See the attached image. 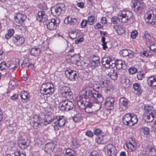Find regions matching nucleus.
Listing matches in <instances>:
<instances>
[{
  "label": "nucleus",
  "instance_id": "f257e3e1",
  "mask_svg": "<svg viewBox=\"0 0 156 156\" xmlns=\"http://www.w3.org/2000/svg\"><path fill=\"white\" fill-rule=\"evenodd\" d=\"M77 101V104L80 108L83 109L85 108L87 103L89 102L85 100L88 98L91 100H95V102L98 104L101 103L103 101V98L101 94L94 90H89L87 91L83 90Z\"/></svg>",
  "mask_w": 156,
  "mask_h": 156
},
{
  "label": "nucleus",
  "instance_id": "f03ea898",
  "mask_svg": "<svg viewBox=\"0 0 156 156\" xmlns=\"http://www.w3.org/2000/svg\"><path fill=\"white\" fill-rule=\"evenodd\" d=\"M122 121L126 125L131 126L137 122L138 119L136 115L127 113L123 116Z\"/></svg>",
  "mask_w": 156,
  "mask_h": 156
},
{
  "label": "nucleus",
  "instance_id": "7ed1b4c3",
  "mask_svg": "<svg viewBox=\"0 0 156 156\" xmlns=\"http://www.w3.org/2000/svg\"><path fill=\"white\" fill-rule=\"evenodd\" d=\"M132 16V13L130 11L128 10H122L119 13L118 19L119 22L125 23L130 20Z\"/></svg>",
  "mask_w": 156,
  "mask_h": 156
},
{
  "label": "nucleus",
  "instance_id": "20e7f679",
  "mask_svg": "<svg viewBox=\"0 0 156 156\" xmlns=\"http://www.w3.org/2000/svg\"><path fill=\"white\" fill-rule=\"evenodd\" d=\"M144 114L147 121L151 122L154 119V110L152 106L145 105L144 106Z\"/></svg>",
  "mask_w": 156,
  "mask_h": 156
},
{
  "label": "nucleus",
  "instance_id": "39448f33",
  "mask_svg": "<svg viewBox=\"0 0 156 156\" xmlns=\"http://www.w3.org/2000/svg\"><path fill=\"white\" fill-rule=\"evenodd\" d=\"M65 10V7L64 4L60 3L52 8L51 9V12L53 16H58L61 13L64 12Z\"/></svg>",
  "mask_w": 156,
  "mask_h": 156
},
{
  "label": "nucleus",
  "instance_id": "423d86ee",
  "mask_svg": "<svg viewBox=\"0 0 156 156\" xmlns=\"http://www.w3.org/2000/svg\"><path fill=\"white\" fill-rule=\"evenodd\" d=\"M41 90L43 91L44 94L51 95L54 91V86L49 83L44 84L41 86Z\"/></svg>",
  "mask_w": 156,
  "mask_h": 156
},
{
  "label": "nucleus",
  "instance_id": "0eeeda50",
  "mask_svg": "<svg viewBox=\"0 0 156 156\" xmlns=\"http://www.w3.org/2000/svg\"><path fill=\"white\" fill-rule=\"evenodd\" d=\"M59 106L62 111H69L72 110L74 107L73 103L69 101H65L60 102Z\"/></svg>",
  "mask_w": 156,
  "mask_h": 156
},
{
  "label": "nucleus",
  "instance_id": "6e6552de",
  "mask_svg": "<svg viewBox=\"0 0 156 156\" xmlns=\"http://www.w3.org/2000/svg\"><path fill=\"white\" fill-rule=\"evenodd\" d=\"M155 11L151 10L147 13V16L146 21L149 24L154 25L156 23V14Z\"/></svg>",
  "mask_w": 156,
  "mask_h": 156
},
{
  "label": "nucleus",
  "instance_id": "1a4fd4ad",
  "mask_svg": "<svg viewBox=\"0 0 156 156\" xmlns=\"http://www.w3.org/2000/svg\"><path fill=\"white\" fill-rule=\"evenodd\" d=\"M132 3V9L136 12L140 11L144 8V3L142 1L133 0Z\"/></svg>",
  "mask_w": 156,
  "mask_h": 156
},
{
  "label": "nucleus",
  "instance_id": "9d476101",
  "mask_svg": "<svg viewBox=\"0 0 156 156\" xmlns=\"http://www.w3.org/2000/svg\"><path fill=\"white\" fill-rule=\"evenodd\" d=\"M116 61L110 58L104 57L102 59L101 63L106 68L111 69L115 67Z\"/></svg>",
  "mask_w": 156,
  "mask_h": 156
},
{
  "label": "nucleus",
  "instance_id": "9b49d317",
  "mask_svg": "<svg viewBox=\"0 0 156 156\" xmlns=\"http://www.w3.org/2000/svg\"><path fill=\"white\" fill-rule=\"evenodd\" d=\"M60 91L62 96L67 99H70L72 98V93L68 87L64 86L62 87Z\"/></svg>",
  "mask_w": 156,
  "mask_h": 156
},
{
  "label": "nucleus",
  "instance_id": "f8f14e48",
  "mask_svg": "<svg viewBox=\"0 0 156 156\" xmlns=\"http://www.w3.org/2000/svg\"><path fill=\"white\" fill-rule=\"evenodd\" d=\"M20 65V60L17 58H15L12 60L8 62L7 66L9 68V72H12L18 67Z\"/></svg>",
  "mask_w": 156,
  "mask_h": 156
},
{
  "label": "nucleus",
  "instance_id": "ddd939ff",
  "mask_svg": "<svg viewBox=\"0 0 156 156\" xmlns=\"http://www.w3.org/2000/svg\"><path fill=\"white\" fill-rule=\"evenodd\" d=\"M54 124L58 125L60 127L65 125L66 122L65 117L64 116L58 115L56 116L52 121Z\"/></svg>",
  "mask_w": 156,
  "mask_h": 156
},
{
  "label": "nucleus",
  "instance_id": "4468645a",
  "mask_svg": "<svg viewBox=\"0 0 156 156\" xmlns=\"http://www.w3.org/2000/svg\"><path fill=\"white\" fill-rule=\"evenodd\" d=\"M60 22V19L58 18L51 19L47 23V27L50 30H53L56 29Z\"/></svg>",
  "mask_w": 156,
  "mask_h": 156
},
{
  "label": "nucleus",
  "instance_id": "2eb2a0df",
  "mask_svg": "<svg viewBox=\"0 0 156 156\" xmlns=\"http://www.w3.org/2000/svg\"><path fill=\"white\" fill-rule=\"evenodd\" d=\"M126 146L130 152L135 151L137 146L136 143L133 138H130L126 144Z\"/></svg>",
  "mask_w": 156,
  "mask_h": 156
},
{
  "label": "nucleus",
  "instance_id": "dca6fc26",
  "mask_svg": "<svg viewBox=\"0 0 156 156\" xmlns=\"http://www.w3.org/2000/svg\"><path fill=\"white\" fill-rule=\"evenodd\" d=\"M43 123L41 121V118H40L38 115H35L34 116L32 119V121L30 122V124L33 125L34 129H37L39 128Z\"/></svg>",
  "mask_w": 156,
  "mask_h": 156
},
{
  "label": "nucleus",
  "instance_id": "f3484780",
  "mask_svg": "<svg viewBox=\"0 0 156 156\" xmlns=\"http://www.w3.org/2000/svg\"><path fill=\"white\" fill-rule=\"evenodd\" d=\"M128 100L125 98H120L119 101V109L120 111L126 110L128 107Z\"/></svg>",
  "mask_w": 156,
  "mask_h": 156
},
{
  "label": "nucleus",
  "instance_id": "a211bd4d",
  "mask_svg": "<svg viewBox=\"0 0 156 156\" xmlns=\"http://www.w3.org/2000/svg\"><path fill=\"white\" fill-rule=\"evenodd\" d=\"M115 99L112 97H109L106 99L105 106L108 110H112L113 109L114 106Z\"/></svg>",
  "mask_w": 156,
  "mask_h": 156
},
{
  "label": "nucleus",
  "instance_id": "6ab92c4d",
  "mask_svg": "<svg viewBox=\"0 0 156 156\" xmlns=\"http://www.w3.org/2000/svg\"><path fill=\"white\" fill-rule=\"evenodd\" d=\"M107 153L109 156H116L117 150L115 147L112 144H108L107 146Z\"/></svg>",
  "mask_w": 156,
  "mask_h": 156
},
{
  "label": "nucleus",
  "instance_id": "aec40b11",
  "mask_svg": "<svg viewBox=\"0 0 156 156\" xmlns=\"http://www.w3.org/2000/svg\"><path fill=\"white\" fill-rule=\"evenodd\" d=\"M25 16L21 13H18L14 16L15 21L17 23L23 25L24 20L26 19Z\"/></svg>",
  "mask_w": 156,
  "mask_h": 156
},
{
  "label": "nucleus",
  "instance_id": "412c9836",
  "mask_svg": "<svg viewBox=\"0 0 156 156\" xmlns=\"http://www.w3.org/2000/svg\"><path fill=\"white\" fill-rule=\"evenodd\" d=\"M47 19V16L45 11H40L38 12L37 17V20L38 21L44 22Z\"/></svg>",
  "mask_w": 156,
  "mask_h": 156
},
{
  "label": "nucleus",
  "instance_id": "4be33fe9",
  "mask_svg": "<svg viewBox=\"0 0 156 156\" xmlns=\"http://www.w3.org/2000/svg\"><path fill=\"white\" fill-rule=\"evenodd\" d=\"M68 73L69 74V78L71 81H74L77 80L79 77V74L77 72L69 69L68 71Z\"/></svg>",
  "mask_w": 156,
  "mask_h": 156
},
{
  "label": "nucleus",
  "instance_id": "5701e85b",
  "mask_svg": "<svg viewBox=\"0 0 156 156\" xmlns=\"http://www.w3.org/2000/svg\"><path fill=\"white\" fill-rule=\"evenodd\" d=\"M13 40L14 43L18 46L21 45L24 42V38L18 35L14 37Z\"/></svg>",
  "mask_w": 156,
  "mask_h": 156
},
{
  "label": "nucleus",
  "instance_id": "b1692460",
  "mask_svg": "<svg viewBox=\"0 0 156 156\" xmlns=\"http://www.w3.org/2000/svg\"><path fill=\"white\" fill-rule=\"evenodd\" d=\"M81 140L76 137L73 138L70 142L71 146L74 148H77L80 146Z\"/></svg>",
  "mask_w": 156,
  "mask_h": 156
},
{
  "label": "nucleus",
  "instance_id": "393cba45",
  "mask_svg": "<svg viewBox=\"0 0 156 156\" xmlns=\"http://www.w3.org/2000/svg\"><path fill=\"white\" fill-rule=\"evenodd\" d=\"M115 67L117 69L119 70L121 69H126V66L125 63V62L121 60H117L115 62Z\"/></svg>",
  "mask_w": 156,
  "mask_h": 156
},
{
  "label": "nucleus",
  "instance_id": "a878e982",
  "mask_svg": "<svg viewBox=\"0 0 156 156\" xmlns=\"http://www.w3.org/2000/svg\"><path fill=\"white\" fill-rule=\"evenodd\" d=\"M147 82L148 85L152 87L156 86V76H152L148 77Z\"/></svg>",
  "mask_w": 156,
  "mask_h": 156
},
{
  "label": "nucleus",
  "instance_id": "bb28decb",
  "mask_svg": "<svg viewBox=\"0 0 156 156\" xmlns=\"http://www.w3.org/2000/svg\"><path fill=\"white\" fill-rule=\"evenodd\" d=\"M54 147L55 145L53 143L47 144L45 146L44 151L47 153H50L54 150Z\"/></svg>",
  "mask_w": 156,
  "mask_h": 156
},
{
  "label": "nucleus",
  "instance_id": "cd10ccee",
  "mask_svg": "<svg viewBox=\"0 0 156 156\" xmlns=\"http://www.w3.org/2000/svg\"><path fill=\"white\" fill-rule=\"evenodd\" d=\"M108 75L112 79L115 80L117 78L118 73L116 70L112 69L109 72Z\"/></svg>",
  "mask_w": 156,
  "mask_h": 156
},
{
  "label": "nucleus",
  "instance_id": "c85d7f7f",
  "mask_svg": "<svg viewBox=\"0 0 156 156\" xmlns=\"http://www.w3.org/2000/svg\"><path fill=\"white\" fill-rule=\"evenodd\" d=\"M29 144L27 143V140L22 139L19 141L18 146L22 149H24L27 148Z\"/></svg>",
  "mask_w": 156,
  "mask_h": 156
},
{
  "label": "nucleus",
  "instance_id": "c756f323",
  "mask_svg": "<svg viewBox=\"0 0 156 156\" xmlns=\"http://www.w3.org/2000/svg\"><path fill=\"white\" fill-rule=\"evenodd\" d=\"M108 140L105 136H97L96 139V141L98 144H104L107 142Z\"/></svg>",
  "mask_w": 156,
  "mask_h": 156
},
{
  "label": "nucleus",
  "instance_id": "7c9ffc66",
  "mask_svg": "<svg viewBox=\"0 0 156 156\" xmlns=\"http://www.w3.org/2000/svg\"><path fill=\"white\" fill-rule=\"evenodd\" d=\"M92 103L90 101L88 103H87L86 105L85 106V108H84L83 109H84L86 112L88 113H93L94 114V113L92 109Z\"/></svg>",
  "mask_w": 156,
  "mask_h": 156
},
{
  "label": "nucleus",
  "instance_id": "2f4dec72",
  "mask_svg": "<svg viewBox=\"0 0 156 156\" xmlns=\"http://www.w3.org/2000/svg\"><path fill=\"white\" fill-rule=\"evenodd\" d=\"M114 28L119 35H121L125 33V29L124 27L120 26H116L114 27Z\"/></svg>",
  "mask_w": 156,
  "mask_h": 156
},
{
  "label": "nucleus",
  "instance_id": "473e14b6",
  "mask_svg": "<svg viewBox=\"0 0 156 156\" xmlns=\"http://www.w3.org/2000/svg\"><path fill=\"white\" fill-rule=\"evenodd\" d=\"M131 51L129 50L123 49L120 51L121 55L124 57L129 56L130 57H131L133 55L131 54Z\"/></svg>",
  "mask_w": 156,
  "mask_h": 156
},
{
  "label": "nucleus",
  "instance_id": "72a5a7b5",
  "mask_svg": "<svg viewBox=\"0 0 156 156\" xmlns=\"http://www.w3.org/2000/svg\"><path fill=\"white\" fill-rule=\"evenodd\" d=\"M99 58L98 57H95L90 62L91 65L92 66L96 67L100 64Z\"/></svg>",
  "mask_w": 156,
  "mask_h": 156
},
{
  "label": "nucleus",
  "instance_id": "f704fd0d",
  "mask_svg": "<svg viewBox=\"0 0 156 156\" xmlns=\"http://www.w3.org/2000/svg\"><path fill=\"white\" fill-rule=\"evenodd\" d=\"M96 19L94 16L91 15L87 17V20L88 24L90 25H93L96 21Z\"/></svg>",
  "mask_w": 156,
  "mask_h": 156
},
{
  "label": "nucleus",
  "instance_id": "c9c22d12",
  "mask_svg": "<svg viewBox=\"0 0 156 156\" xmlns=\"http://www.w3.org/2000/svg\"><path fill=\"white\" fill-rule=\"evenodd\" d=\"M40 49L38 48H33L30 51V54L32 55L37 56L40 52Z\"/></svg>",
  "mask_w": 156,
  "mask_h": 156
},
{
  "label": "nucleus",
  "instance_id": "e433bc0d",
  "mask_svg": "<svg viewBox=\"0 0 156 156\" xmlns=\"http://www.w3.org/2000/svg\"><path fill=\"white\" fill-rule=\"evenodd\" d=\"M65 156H75L76 153L74 151L71 149H67L65 151Z\"/></svg>",
  "mask_w": 156,
  "mask_h": 156
},
{
  "label": "nucleus",
  "instance_id": "4c0bfd02",
  "mask_svg": "<svg viewBox=\"0 0 156 156\" xmlns=\"http://www.w3.org/2000/svg\"><path fill=\"white\" fill-rule=\"evenodd\" d=\"M82 119V115L80 113H78L74 115L73 117V120L75 122H80Z\"/></svg>",
  "mask_w": 156,
  "mask_h": 156
},
{
  "label": "nucleus",
  "instance_id": "58836bf2",
  "mask_svg": "<svg viewBox=\"0 0 156 156\" xmlns=\"http://www.w3.org/2000/svg\"><path fill=\"white\" fill-rule=\"evenodd\" d=\"M121 82L123 86L125 88L128 87L130 85L129 80L126 78H123L121 80Z\"/></svg>",
  "mask_w": 156,
  "mask_h": 156
},
{
  "label": "nucleus",
  "instance_id": "ea45409f",
  "mask_svg": "<svg viewBox=\"0 0 156 156\" xmlns=\"http://www.w3.org/2000/svg\"><path fill=\"white\" fill-rule=\"evenodd\" d=\"M14 30L12 29H10L8 31V33L5 35V38L7 39H9L12 37L14 34Z\"/></svg>",
  "mask_w": 156,
  "mask_h": 156
},
{
  "label": "nucleus",
  "instance_id": "a19ab883",
  "mask_svg": "<svg viewBox=\"0 0 156 156\" xmlns=\"http://www.w3.org/2000/svg\"><path fill=\"white\" fill-rule=\"evenodd\" d=\"M20 96L22 99L25 100L29 98L28 93L26 91H21L20 94Z\"/></svg>",
  "mask_w": 156,
  "mask_h": 156
},
{
  "label": "nucleus",
  "instance_id": "79ce46f5",
  "mask_svg": "<svg viewBox=\"0 0 156 156\" xmlns=\"http://www.w3.org/2000/svg\"><path fill=\"white\" fill-rule=\"evenodd\" d=\"M8 62L6 63L5 62L3 61L2 62L0 63V70H2L4 69H6L8 68V66H7Z\"/></svg>",
  "mask_w": 156,
  "mask_h": 156
},
{
  "label": "nucleus",
  "instance_id": "37998d69",
  "mask_svg": "<svg viewBox=\"0 0 156 156\" xmlns=\"http://www.w3.org/2000/svg\"><path fill=\"white\" fill-rule=\"evenodd\" d=\"M70 22L73 25V27L76 28L78 25V23L77 20L74 18H71L70 19Z\"/></svg>",
  "mask_w": 156,
  "mask_h": 156
},
{
  "label": "nucleus",
  "instance_id": "c03bdc74",
  "mask_svg": "<svg viewBox=\"0 0 156 156\" xmlns=\"http://www.w3.org/2000/svg\"><path fill=\"white\" fill-rule=\"evenodd\" d=\"M79 57L78 55L74 56L71 58V61L74 64H76L79 62Z\"/></svg>",
  "mask_w": 156,
  "mask_h": 156
},
{
  "label": "nucleus",
  "instance_id": "a18cd8bd",
  "mask_svg": "<svg viewBox=\"0 0 156 156\" xmlns=\"http://www.w3.org/2000/svg\"><path fill=\"white\" fill-rule=\"evenodd\" d=\"M149 154L151 156L156 155V149L154 147H151L149 149Z\"/></svg>",
  "mask_w": 156,
  "mask_h": 156
},
{
  "label": "nucleus",
  "instance_id": "49530a36",
  "mask_svg": "<svg viewBox=\"0 0 156 156\" xmlns=\"http://www.w3.org/2000/svg\"><path fill=\"white\" fill-rule=\"evenodd\" d=\"M133 87L134 89L140 92L141 87L140 85L138 83H135L133 85Z\"/></svg>",
  "mask_w": 156,
  "mask_h": 156
},
{
  "label": "nucleus",
  "instance_id": "de8ad7c7",
  "mask_svg": "<svg viewBox=\"0 0 156 156\" xmlns=\"http://www.w3.org/2000/svg\"><path fill=\"white\" fill-rule=\"evenodd\" d=\"M144 37L147 41V42H149L150 41L151 39V36L150 34L147 32H144Z\"/></svg>",
  "mask_w": 156,
  "mask_h": 156
},
{
  "label": "nucleus",
  "instance_id": "09e8293b",
  "mask_svg": "<svg viewBox=\"0 0 156 156\" xmlns=\"http://www.w3.org/2000/svg\"><path fill=\"white\" fill-rule=\"evenodd\" d=\"M105 38L104 37H101V41L102 43V45L103 46V48L105 50L107 48L106 45V43L105 42Z\"/></svg>",
  "mask_w": 156,
  "mask_h": 156
},
{
  "label": "nucleus",
  "instance_id": "8fccbe9b",
  "mask_svg": "<svg viewBox=\"0 0 156 156\" xmlns=\"http://www.w3.org/2000/svg\"><path fill=\"white\" fill-rule=\"evenodd\" d=\"M109 81L107 80L101 81L100 82V84L102 87H106L108 86Z\"/></svg>",
  "mask_w": 156,
  "mask_h": 156
},
{
  "label": "nucleus",
  "instance_id": "3c124183",
  "mask_svg": "<svg viewBox=\"0 0 156 156\" xmlns=\"http://www.w3.org/2000/svg\"><path fill=\"white\" fill-rule=\"evenodd\" d=\"M129 73L130 74H133L135 73L137 71L136 68L132 67L129 69Z\"/></svg>",
  "mask_w": 156,
  "mask_h": 156
},
{
  "label": "nucleus",
  "instance_id": "603ef678",
  "mask_svg": "<svg viewBox=\"0 0 156 156\" xmlns=\"http://www.w3.org/2000/svg\"><path fill=\"white\" fill-rule=\"evenodd\" d=\"M88 23L87 20L83 19L81 23V27L82 28H85L87 25Z\"/></svg>",
  "mask_w": 156,
  "mask_h": 156
},
{
  "label": "nucleus",
  "instance_id": "864d4df0",
  "mask_svg": "<svg viewBox=\"0 0 156 156\" xmlns=\"http://www.w3.org/2000/svg\"><path fill=\"white\" fill-rule=\"evenodd\" d=\"M39 8L44 10H46L47 9V7L46 5L44 3L40 4L38 5Z\"/></svg>",
  "mask_w": 156,
  "mask_h": 156
},
{
  "label": "nucleus",
  "instance_id": "5fc2aeb1",
  "mask_svg": "<svg viewBox=\"0 0 156 156\" xmlns=\"http://www.w3.org/2000/svg\"><path fill=\"white\" fill-rule=\"evenodd\" d=\"M15 156H26V154L25 153H20L19 150H16L14 152Z\"/></svg>",
  "mask_w": 156,
  "mask_h": 156
},
{
  "label": "nucleus",
  "instance_id": "6e6d98bb",
  "mask_svg": "<svg viewBox=\"0 0 156 156\" xmlns=\"http://www.w3.org/2000/svg\"><path fill=\"white\" fill-rule=\"evenodd\" d=\"M94 133L95 135H98L102 133V131L99 129H97L94 130Z\"/></svg>",
  "mask_w": 156,
  "mask_h": 156
},
{
  "label": "nucleus",
  "instance_id": "4d7b16f0",
  "mask_svg": "<svg viewBox=\"0 0 156 156\" xmlns=\"http://www.w3.org/2000/svg\"><path fill=\"white\" fill-rule=\"evenodd\" d=\"M85 135L89 137H92L93 136L94 134L91 131L87 130L85 133Z\"/></svg>",
  "mask_w": 156,
  "mask_h": 156
},
{
  "label": "nucleus",
  "instance_id": "13d9d810",
  "mask_svg": "<svg viewBox=\"0 0 156 156\" xmlns=\"http://www.w3.org/2000/svg\"><path fill=\"white\" fill-rule=\"evenodd\" d=\"M137 34V32L136 31H134L132 32L131 34V37L132 38H135Z\"/></svg>",
  "mask_w": 156,
  "mask_h": 156
},
{
  "label": "nucleus",
  "instance_id": "bf43d9fd",
  "mask_svg": "<svg viewBox=\"0 0 156 156\" xmlns=\"http://www.w3.org/2000/svg\"><path fill=\"white\" fill-rule=\"evenodd\" d=\"M84 41V38L83 37H81L78 39L75 40V43L76 44H78Z\"/></svg>",
  "mask_w": 156,
  "mask_h": 156
},
{
  "label": "nucleus",
  "instance_id": "052dcab7",
  "mask_svg": "<svg viewBox=\"0 0 156 156\" xmlns=\"http://www.w3.org/2000/svg\"><path fill=\"white\" fill-rule=\"evenodd\" d=\"M150 48L152 51H155L156 49V44L154 43H151Z\"/></svg>",
  "mask_w": 156,
  "mask_h": 156
},
{
  "label": "nucleus",
  "instance_id": "680f3d73",
  "mask_svg": "<svg viewBox=\"0 0 156 156\" xmlns=\"http://www.w3.org/2000/svg\"><path fill=\"white\" fill-rule=\"evenodd\" d=\"M89 156H101L99 153L96 151L91 152Z\"/></svg>",
  "mask_w": 156,
  "mask_h": 156
},
{
  "label": "nucleus",
  "instance_id": "e2e57ef3",
  "mask_svg": "<svg viewBox=\"0 0 156 156\" xmlns=\"http://www.w3.org/2000/svg\"><path fill=\"white\" fill-rule=\"evenodd\" d=\"M144 74L141 73H138L137 75V77L138 80H142Z\"/></svg>",
  "mask_w": 156,
  "mask_h": 156
},
{
  "label": "nucleus",
  "instance_id": "0e129e2a",
  "mask_svg": "<svg viewBox=\"0 0 156 156\" xmlns=\"http://www.w3.org/2000/svg\"><path fill=\"white\" fill-rule=\"evenodd\" d=\"M94 28L96 29H101L102 28V27L100 24L97 23L94 26Z\"/></svg>",
  "mask_w": 156,
  "mask_h": 156
},
{
  "label": "nucleus",
  "instance_id": "69168bd1",
  "mask_svg": "<svg viewBox=\"0 0 156 156\" xmlns=\"http://www.w3.org/2000/svg\"><path fill=\"white\" fill-rule=\"evenodd\" d=\"M149 129L147 127L145 128L144 129V133L145 135H147L149 134Z\"/></svg>",
  "mask_w": 156,
  "mask_h": 156
},
{
  "label": "nucleus",
  "instance_id": "338daca9",
  "mask_svg": "<svg viewBox=\"0 0 156 156\" xmlns=\"http://www.w3.org/2000/svg\"><path fill=\"white\" fill-rule=\"evenodd\" d=\"M148 55V53L146 51H144L140 54V56L143 57H147Z\"/></svg>",
  "mask_w": 156,
  "mask_h": 156
},
{
  "label": "nucleus",
  "instance_id": "774afa93",
  "mask_svg": "<svg viewBox=\"0 0 156 156\" xmlns=\"http://www.w3.org/2000/svg\"><path fill=\"white\" fill-rule=\"evenodd\" d=\"M101 22L103 24H106L107 23V20L106 18L105 17H102L101 19Z\"/></svg>",
  "mask_w": 156,
  "mask_h": 156
}]
</instances>
